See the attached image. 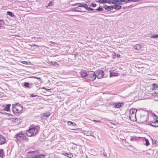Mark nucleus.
I'll return each mask as SVG.
<instances>
[{
    "label": "nucleus",
    "mask_w": 158,
    "mask_h": 158,
    "mask_svg": "<svg viewBox=\"0 0 158 158\" xmlns=\"http://www.w3.org/2000/svg\"><path fill=\"white\" fill-rule=\"evenodd\" d=\"M7 14L9 16L13 17L14 16V15L13 13L11 12L10 11H8L7 12Z\"/></svg>",
    "instance_id": "obj_26"
},
{
    "label": "nucleus",
    "mask_w": 158,
    "mask_h": 158,
    "mask_svg": "<svg viewBox=\"0 0 158 158\" xmlns=\"http://www.w3.org/2000/svg\"><path fill=\"white\" fill-rule=\"evenodd\" d=\"M124 2L126 3H127L128 2V1L127 0H125Z\"/></svg>",
    "instance_id": "obj_52"
},
{
    "label": "nucleus",
    "mask_w": 158,
    "mask_h": 158,
    "mask_svg": "<svg viewBox=\"0 0 158 158\" xmlns=\"http://www.w3.org/2000/svg\"><path fill=\"white\" fill-rule=\"evenodd\" d=\"M117 2L118 4L122 5V3H121V2H125V0H117Z\"/></svg>",
    "instance_id": "obj_33"
},
{
    "label": "nucleus",
    "mask_w": 158,
    "mask_h": 158,
    "mask_svg": "<svg viewBox=\"0 0 158 158\" xmlns=\"http://www.w3.org/2000/svg\"><path fill=\"white\" fill-rule=\"evenodd\" d=\"M29 95L30 96L29 97H38L36 95H34L33 94H30Z\"/></svg>",
    "instance_id": "obj_39"
},
{
    "label": "nucleus",
    "mask_w": 158,
    "mask_h": 158,
    "mask_svg": "<svg viewBox=\"0 0 158 158\" xmlns=\"http://www.w3.org/2000/svg\"><path fill=\"white\" fill-rule=\"evenodd\" d=\"M84 134L87 136H90L92 134V132L90 131H84L83 132Z\"/></svg>",
    "instance_id": "obj_17"
},
{
    "label": "nucleus",
    "mask_w": 158,
    "mask_h": 158,
    "mask_svg": "<svg viewBox=\"0 0 158 158\" xmlns=\"http://www.w3.org/2000/svg\"><path fill=\"white\" fill-rule=\"evenodd\" d=\"M49 64L52 65H53L54 62L52 61H49Z\"/></svg>",
    "instance_id": "obj_48"
},
{
    "label": "nucleus",
    "mask_w": 158,
    "mask_h": 158,
    "mask_svg": "<svg viewBox=\"0 0 158 158\" xmlns=\"http://www.w3.org/2000/svg\"><path fill=\"white\" fill-rule=\"evenodd\" d=\"M107 1L106 0H99V3H105L107 2Z\"/></svg>",
    "instance_id": "obj_34"
},
{
    "label": "nucleus",
    "mask_w": 158,
    "mask_h": 158,
    "mask_svg": "<svg viewBox=\"0 0 158 158\" xmlns=\"http://www.w3.org/2000/svg\"><path fill=\"white\" fill-rule=\"evenodd\" d=\"M103 156H105L106 157H107V154L106 152H103Z\"/></svg>",
    "instance_id": "obj_43"
},
{
    "label": "nucleus",
    "mask_w": 158,
    "mask_h": 158,
    "mask_svg": "<svg viewBox=\"0 0 158 158\" xmlns=\"http://www.w3.org/2000/svg\"><path fill=\"white\" fill-rule=\"evenodd\" d=\"M24 134L25 133H23V132L21 131L16 134L15 135V138H16L18 141H22L23 138Z\"/></svg>",
    "instance_id": "obj_4"
},
{
    "label": "nucleus",
    "mask_w": 158,
    "mask_h": 158,
    "mask_svg": "<svg viewBox=\"0 0 158 158\" xmlns=\"http://www.w3.org/2000/svg\"><path fill=\"white\" fill-rule=\"evenodd\" d=\"M50 89H47V88H46V89H45L46 91H49Z\"/></svg>",
    "instance_id": "obj_50"
},
{
    "label": "nucleus",
    "mask_w": 158,
    "mask_h": 158,
    "mask_svg": "<svg viewBox=\"0 0 158 158\" xmlns=\"http://www.w3.org/2000/svg\"><path fill=\"white\" fill-rule=\"evenodd\" d=\"M12 121L15 125H19L22 122L21 119L20 118H12Z\"/></svg>",
    "instance_id": "obj_6"
},
{
    "label": "nucleus",
    "mask_w": 158,
    "mask_h": 158,
    "mask_svg": "<svg viewBox=\"0 0 158 158\" xmlns=\"http://www.w3.org/2000/svg\"><path fill=\"white\" fill-rule=\"evenodd\" d=\"M122 104L123 105V103L121 102H119L118 103H115V105L114 106V107L115 108H119L122 106Z\"/></svg>",
    "instance_id": "obj_16"
},
{
    "label": "nucleus",
    "mask_w": 158,
    "mask_h": 158,
    "mask_svg": "<svg viewBox=\"0 0 158 158\" xmlns=\"http://www.w3.org/2000/svg\"><path fill=\"white\" fill-rule=\"evenodd\" d=\"M4 155V152L3 149H0V158H3V155Z\"/></svg>",
    "instance_id": "obj_28"
},
{
    "label": "nucleus",
    "mask_w": 158,
    "mask_h": 158,
    "mask_svg": "<svg viewBox=\"0 0 158 158\" xmlns=\"http://www.w3.org/2000/svg\"><path fill=\"white\" fill-rule=\"evenodd\" d=\"M23 108L20 104L19 103H15L12 105V110L14 114H18L21 113L23 110Z\"/></svg>",
    "instance_id": "obj_2"
},
{
    "label": "nucleus",
    "mask_w": 158,
    "mask_h": 158,
    "mask_svg": "<svg viewBox=\"0 0 158 158\" xmlns=\"http://www.w3.org/2000/svg\"><path fill=\"white\" fill-rule=\"evenodd\" d=\"M120 56V55L119 54H118L117 55V57H119Z\"/></svg>",
    "instance_id": "obj_55"
},
{
    "label": "nucleus",
    "mask_w": 158,
    "mask_h": 158,
    "mask_svg": "<svg viewBox=\"0 0 158 158\" xmlns=\"http://www.w3.org/2000/svg\"><path fill=\"white\" fill-rule=\"evenodd\" d=\"M36 152L35 151H30L28 152V154L32 156V157L35 155H36Z\"/></svg>",
    "instance_id": "obj_22"
},
{
    "label": "nucleus",
    "mask_w": 158,
    "mask_h": 158,
    "mask_svg": "<svg viewBox=\"0 0 158 158\" xmlns=\"http://www.w3.org/2000/svg\"><path fill=\"white\" fill-rule=\"evenodd\" d=\"M25 135H26V132L25 133V134L23 136L22 141H25L26 142H28L29 139Z\"/></svg>",
    "instance_id": "obj_24"
},
{
    "label": "nucleus",
    "mask_w": 158,
    "mask_h": 158,
    "mask_svg": "<svg viewBox=\"0 0 158 158\" xmlns=\"http://www.w3.org/2000/svg\"><path fill=\"white\" fill-rule=\"evenodd\" d=\"M91 4H92V6L93 7H95L97 5L95 4V3H91Z\"/></svg>",
    "instance_id": "obj_42"
},
{
    "label": "nucleus",
    "mask_w": 158,
    "mask_h": 158,
    "mask_svg": "<svg viewBox=\"0 0 158 158\" xmlns=\"http://www.w3.org/2000/svg\"><path fill=\"white\" fill-rule=\"evenodd\" d=\"M96 10L98 11H99V7L96 9Z\"/></svg>",
    "instance_id": "obj_56"
},
{
    "label": "nucleus",
    "mask_w": 158,
    "mask_h": 158,
    "mask_svg": "<svg viewBox=\"0 0 158 158\" xmlns=\"http://www.w3.org/2000/svg\"><path fill=\"white\" fill-rule=\"evenodd\" d=\"M118 1H117V0H109L107 1V2L108 3L110 4H118L117 2Z\"/></svg>",
    "instance_id": "obj_18"
},
{
    "label": "nucleus",
    "mask_w": 158,
    "mask_h": 158,
    "mask_svg": "<svg viewBox=\"0 0 158 158\" xmlns=\"http://www.w3.org/2000/svg\"><path fill=\"white\" fill-rule=\"evenodd\" d=\"M119 4H114V5H112V10L113 9H114L116 10H119L121 8L122 6L118 5Z\"/></svg>",
    "instance_id": "obj_11"
},
{
    "label": "nucleus",
    "mask_w": 158,
    "mask_h": 158,
    "mask_svg": "<svg viewBox=\"0 0 158 158\" xmlns=\"http://www.w3.org/2000/svg\"><path fill=\"white\" fill-rule=\"evenodd\" d=\"M22 63L23 64H27V62L26 61H23V62H22Z\"/></svg>",
    "instance_id": "obj_44"
},
{
    "label": "nucleus",
    "mask_w": 158,
    "mask_h": 158,
    "mask_svg": "<svg viewBox=\"0 0 158 158\" xmlns=\"http://www.w3.org/2000/svg\"><path fill=\"white\" fill-rule=\"evenodd\" d=\"M85 8L86 9L89 11H92L94 10L93 9L91 8H90L89 7H88V6L87 5V6H85Z\"/></svg>",
    "instance_id": "obj_32"
},
{
    "label": "nucleus",
    "mask_w": 158,
    "mask_h": 158,
    "mask_svg": "<svg viewBox=\"0 0 158 158\" xmlns=\"http://www.w3.org/2000/svg\"><path fill=\"white\" fill-rule=\"evenodd\" d=\"M57 64V62H54L53 65H55L56 64Z\"/></svg>",
    "instance_id": "obj_51"
},
{
    "label": "nucleus",
    "mask_w": 158,
    "mask_h": 158,
    "mask_svg": "<svg viewBox=\"0 0 158 158\" xmlns=\"http://www.w3.org/2000/svg\"><path fill=\"white\" fill-rule=\"evenodd\" d=\"M133 6H134L133 5H131L129 6H127V8H131Z\"/></svg>",
    "instance_id": "obj_47"
},
{
    "label": "nucleus",
    "mask_w": 158,
    "mask_h": 158,
    "mask_svg": "<svg viewBox=\"0 0 158 158\" xmlns=\"http://www.w3.org/2000/svg\"><path fill=\"white\" fill-rule=\"evenodd\" d=\"M42 89H45H45L46 88H45V87H43L42 88Z\"/></svg>",
    "instance_id": "obj_57"
},
{
    "label": "nucleus",
    "mask_w": 158,
    "mask_h": 158,
    "mask_svg": "<svg viewBox=\"0 0 158 158\" xmlns=\"http://www.w3.org/2000/svg\"><path fill=\"white\" fill-rule=\"evenodd\" d=\"M7 114H8L9 116H10V115H11V116H12V115H13L12 114H8V113H7Z\"/></svg>",
    "instance_id": "obj_54"
},
{
    "label": "nucleus",
    "mask_w": 158,
    "mask_h": 158,
    "mask_svg": "<svg viewBox=\"0 0 158 158\" xmlns=\"http://www.w3.org/2000/svg\"><path fill=\"white\" fill-rule=\"evenodd\" d=\"M129 118L132 121H135L136 120V114H130Z\"/></svg>",
    "instance_id": "obj_12"
},
{
    "label": "nucleus",
    "mask_w": 158,
    "mask_h": 158,
    "mask_svg": "<svg viewBox=\"0 0 158 158\" xmlns=\"http://www.w3.org/2000/svg\"><path fill=\"white\" fill-rule=\"evenodd\" d=\"M150 125L154 127H156L158 126V120L155 121H152L150 123Z\"/></svg>",
    "instance_id": "obj_10"
},
{
    "label": "nucleus",
    "mask_w": 158,
    "mask_h": 158,
    "mask_svg": "<svg viewBox=\"0 0 158 158\" xmlns=\"http://www.w3.org/2000/svg\"><path fill=\"white\" fill-rule=\"evenodd\" d=\"M133 47L137 50H139L141 48V46L139 44H136L133 46Z\"/></svg>",
    "instance_id": "obj_19"
},
{
    "label": "nucleus",
    "mask_w": 158,
    "mask_h": 158,
    "mask_svg": "<svg viewBox=\"0 0 158 158\" xmlns=\"http://www.w3.org/2000/svg\"><path fill=\"white\" fill-rule=\"evenodd\" d=\"M2 158V157H1V158Z\"/></svg>",
    "instance_id": "obj_60"
},
{
    "label": "nucleus",
    "mask_w": 158,
    "mask_h": 158,
    "mask_svg": "<svg viewBox=\"0 0 158 158\" xmlns=\"http://www.w3.org/2000/svg\"><path fill=\"white\" fill-rule=\"evenodd\" d=\"M78 5V7H83L84 8L85 7V6H87V4H86L81 3H76L75 4L71 5V6H75Z\"/></svg>",
    "instance_id": "obj_7"
},
{
    "label": "nucleus",
    "mask_w": 158,
    "mask_h": 158,
    "mask_svg": "<svg viewBox=\"0 0 158 158\" xmlns=\"http://www.w3.org/2000/svg\"><path fill=\"white\" fill-rule=\"evenodd\" d=\"M7 142L6 138L0 134V145L6 143Z\"/></svg>",
    "instance_id": "obj_5"
},
{
    "label": "nucleus",
    "mask_w": 158,
    "mask_h": 158,
    "mask_svg": "<svg viewBox=\"0 0 158 158\" xmlns=\"http://www.w3.org/2000/svg\"><path fill=\"white\" fill-rule=\"evenodd\" d=\"M94 122H99V120H94Z\"/></svg>",
    "instance_id": "obj_53"
},
{
    "label": "nucleus",
    "mask_w": 158,
    "mask_h": 158,
    "mask_svg": "<svg viewBox=\"0 0 158 158\" xmlns=\"http://www.w3.org/2000/svg\"><path fill=\"white\" fill-rule=\"evenodd\" d=\"M136 110L135 109H131L129 111L130 114H136Z\"/></svg>",
    "instance_id": "obj_20"
},
{
    "label": "nucleus",
    "mask_w": 158,
    "mask_h": 158,
    "mask_svg": "<svg viewBox=\"0 0 158 158\" xmlns=\"http://www.w3.org/2000/svg\"><path fill=\"white\" fill-rule=\"evenodd\" d=\"M131 139V141H132V140H133V138H131V139Z\"/></svg>",
    "instance_id": "obj_58"
},
{
    "label": "nucleus",
    "mask_w": 158,
    "mask_h": 158,
    "mask_svg": "<svg viewBox=\"0 0 158 158\" xmlns=\"http://www.w3.org/2000/svg\"><path fill=\"white\" fill-rule=\"evenodd\" d=\"M152 95L154 96L158 97V92H156L152 94Z\"/></svg>",
    "instance_id": "obj_37"
},
{
    "label": "nucleus",
    "mask_w": 158,
    "mask_h": 158,
    "mask_svg": "<svg viewBox=\"0 0 158 158\" xmlns=\"http://www.w3.org/2000/svg\"><path fill=\"white\" fill-rule=\"evenodd\" d=\"M4 23V21L2 20H0V24L1 26V25H3Z\"/></svg>",
    "instance_id": "obj_40"
},
{
    "label": "nucleus",
    "mask_w": 158,
    "mask_h": 158,
    "mask_svg": "<svg viewBox=\"0 0 158 158\" xmlns=\"http://www.w3.org/2000/svg\"><path fill=\"white\" fill-rule=\"evenodd\" d=\"M23 86L25 88H29V83L28 82H25L24 83Z\"/></svg>",
    "instance_id": "obj_29"
},
{
    "label": "nucleus",
    "mask_w": 158,
    "mask_h": 158,
    "mask_svg": "<svg viewBox=\"0 0 158 158\" xmlns=\"http://www.w3.org/2000/svg\"><path fill=\"white\" fill-rule=\"evenodd\" d=\"M96 77L98 78L99 79L98 76H96L94 72L91 71L88 72L86 80L93 81L96 79Z\"/></svg>",
    "instance_id": "obj_3"
},
{
    "label": "nucleus",
    "mask_w": 158,
    "mask_h": 158,
    "mask_svg": "<svg viewBox=\"0 0 158 158\" xmlns=\"http://www.w3.org/2000/svg\"><path fill=\"white\" fill-rule=\"evenodd\" d=\"M103 10V7H102L99 6V11H102Z\"/></svg>",
    "instance_id": "obj_45"
},
{
    "label": "nucleus",
    "mask_w": 158,
    "mask_h": 158,
    "mask_svg": "<svg viewBox=\"0 0 158 158\" xmlns=\"http://www.w3.org/2000/svg\"><path fill=\"white\" fill-rule=\"evenodd\" d=\"M67 124L68 125L72 126H75L76 125V124L75 123L70 121H69L68 122Z\"/></svg>",
    "instance_id": "obj_27"
},
{
    "label": "nucleus",
    "mask_w": 158,
    "mask_h": 158,
    "mask_svg": "<svg viewBox=\"0 0 158 158\" xmlns=\"http://www.w3.org/2000/svg\"><path fill=\"white\" fill-rule=\"evenodd\" d=\"M103 8H104L105 10H107L108 11H110L113 10L112 5H111V6L104 5L103 6Z\"/></svg>",
    "instance_id": "obj_13"
},
{
    "label": "nucleus",
    "mask_w": 158,
    "mask_h": 158,
    "mask_svg": "<svg viewBox=\"0 0 158 158\" xmlns=\"http://www.w3.org/2000/svg\"><path fill=\"white\" fill-rule=\"evenodd\" d=\"M127 0L128 1V2L131 1V0Z\"/></svg>",
    "instance_id": "obj_59"
},
{
    "label": "nucleus",
    "mask_w": 158,
    "mask_h": 158,
    "mask_svg": "<svg viewBox=\"0 0 158 158\" xmlns=\"http://www.w3.org/2000/svg\"><path fill=\"white\" fill-rule=\"evenodd\" d=\"M39 129L40 127L39 126L32 125L29 127V129L26 131V135L28 137L34 136L38 132Z\"/></svg>",
    "instance_id": "obj_1"
},
{
    "label": "nucleus",
    "mask_w": 158,
    "mask_h": 158,
    "mask_svg": "<svg viewBox=\"0 0 158 158\" xmlns=\"http://www.w3.org/2000/svg\"><path fill=\"white\" fill-rule=\"evenodd\" d=\"M151 38H158V34H155L154 35L152 36L151 37Z\"/></svg>",
    "instance_id": "obj_36"
},
{
    "label": "nucleus",
    "mask_w": 158,
    "mask_h": 158,
    "mask_svg": "<svg viewBox=\"0 0 158 158\" xmlns=\"http://www.w3.org/2000/svg\"><path fill=\"white\" fill-rule=\"evenodd\" d=\"M118 76V73H110V77H112L113 76Z\"/></svg>",
    "instance_id": "obj_30"
},
{
    "label": "nucleus",
    "mask_w": 158,
    "mask_h": 158,
    "mask_svg": "<svg viewBox=\"0 0 158 158\" xmlns=\"http://www.w3.org/2000/svg\"><path fill=\"white\" fill-rule=\"evenodd\" d=\"M131 1H132L133 2H139L140 1V0H131Z\"/></svg>",
    "instance_id": "obj_46"
},
{
    "label": "nucleus",
    "mask_w": 158,
    "mask_h": 158,
    "mask_svg": "<svg viewBox=\"0 0 158 158\" xmlns=\"http://www.w3.org/2000/svg\"><path fill=\"white\" fill-rule=\"evenodd\" d=\"M107 76L106 74H105L103 70H99V79H101L102 77H106Z\"/></svg>",
    "instance_id": "obj_9"
},
{
    "label": "nucleus",
    "mask_w": 158,
    "mask_h": 158,
    "mask_svg": "<svg viewBox=\"0 0 158 158\" xmlns=\"http://www.w3.org/2000/svg\"><path fill=\"white\" fill-rule=\"evenodd\" d=\"M11 106L10 104H7L4 107V110L7 111H8L10 110V107Z\"/></svg>",
    "instance_id": "obj_21"
},
{
    "label": "nucleus",
    "mask_w": 158,
    "mask_h": 158,
    "mask_svg": "<svg viewBox=\"0 0 158 158\" xmlns=\"http://www.w3.org/2000/svg\"><path fill=\"white\" fill-rule=\"evenodd\" d=\"M152 86L153 87V90L156 89L158 88V85L156 83H154L152 84Z\"/></svg>",
    "instance_id": "obj_31"
},
{
    "label": "nucleus",
    "mask_w": 158,
    "mask_h": 158,
    "mask_svg": "<svg viewBox=\"0 0 158 158\" xmlns=\"http://www.w3.org/2000/svg\"><path fill=\"white\" fill-rule=\"evenodd\" d=\"M63 155L70 158H72L73 157V154L70 152H64L63 153Z\"/></svg>",
    "instance_id": "obj_15"
},
{
    "label": "nucleus",
    "mask_w": 158,
    "mask_h": 158,
    "mask_svg": "<svg viewBox=\"0 0 158 158\" xmlns=\"http://www.w3.org/2000/svg\"><path fill=\"white\" fill-rule=\"evenodd\" d=\"M79 9V8L78 6L77 7L73 8L71 9V10L73 11H76V12H81V11L80 10H78Z\"/></svg>",
    "instance_id": "obj_25"
},
{
    "label": "nucleus",
    "mask_w": 158,
    "mask_h": 158,
    "mask_svg": "<svg viewBox=\"0 0 158 158\" xmlns=\"http://www.w3.org/2000/svg\"><path fill=\"white\" fill-rule=\"evenodd\" d=\"M123 10H125V9H127V6H126L125 7H123L122 8Z\"/></svg>",
    "instance_id": "obj_49"
},
{
    "label": "nucleus",
    "mask_w": 158,
    "mask_h": 158,
    "mask_svg": "<svg viewBox=\"0 0 158 158\" xmlns=\"http://www.w3.org/2000/svg\"><path fill=\"white\" fill-rule=\"evenodd\" d=\"M145 144L147 146H148L149 145V143L148 139H145Z\"/></svg>",
    "instance_id": "obj_35"
},
{
    "label": "nucleus",
    "mask_w": 158,
    "mask_h": 158,
    "mask_svg": "<svg viewBox=\"0 0 158 158\" xmlns=\"http://www.w3.org/2000/svg\"><path fill=\"white\" fill-rule=\"evenodd\" d=\"M31 77L36 78L37 79H40V80L41 79V78L40 77H35V76H32V77Z\"/></svg>",
    "instance_id": "obj_41"
},
{
    "label": "nucleus",
    "mask_w": 158,
    "mask_h": 158,
    "mask_svg": "<svg viewBox=\"0 0 158 158\" xmlns=\"http://www.w3.org/2000/svg\"><path fill=\"white\" fill-rule=\"evenodd\" d=\"M53 5V2H52V1H51V2H50L48 4V6H47L46 7H48V6H52V5Z\"/></svg>",
    "instance_id": "obj_38"
},
{
    "label": "nucleus",
    "mask_w": 158,
    "mask_h": 158,
    "mask_svg": "<svg viewBox=\"0 0 158 158\" xmlns=\"http://www.w3.org/2000/svg\"><path fill=\"white\" fill-rule=\"evenodd\" d=\"M50 115L49 112H46L45 113H43L42 114L41 118L43 119H47L48 117Z\"/></svg>",
    "instance_id": "obj_8"
},
{
    "label": "nucleus",
    "mask_w": 158,
    "mask_h": 158,
    "mask_svg": "<svg viewBox=\"0 0 158 158\" xmlns=\"http://www.w3.org/2000/svg\"><path fill=\"white\" fill-rule=\"evenodd\" d=\"M141 119L143 121H145L147 120L148 118V115H143V117H142V115H141Z\"/></svg>",
    "instance_id": "obj_23"
},
{
    "label": "nucleus",
    "mask_w": 158,
    "mask_h": 158,
    "mask_svg": "<svg viewBox=\"0 0 158 158\" xmlns=\"http://www.w3.org/2000/svg\"><path fill=\"white\" fill-rule=\"evenodd\" d=\"M81 75L82 77H85V79H86V77L88 75V73L85 71H81Z\"/></svg>",
    "instance_id": "obj_14"
}]
</instances>
